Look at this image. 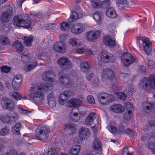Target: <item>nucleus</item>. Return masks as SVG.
<instances>
[{"label":"nucleus","mask_w":155,"mask_h":155,"mask_svg":"<svg viewBox=\"0 0 155 155\" xmlns=\"http://www.w3.org/2000/svg\"><path fill=\"white\" fill-rule=\"evenodd\" d=\"M50 53L48 52L42 53L38 54L37 57L38 59L44 61H48L50 58Z\"/></svg>","instance_id":"28"},{"label":"nucleus","mask_w":155,"mask_h":155,"mask_svg":"<svg viewBox=\"0 0 155 155\" xmlns=\"http://www.w3.org/2000/svg\"><path fill=\"white\" fill-rule=\"evenodd\" d=\"M139 87L143 89L155 88V74L150 75L148 79L146 77L143 78L139 84Z\"/></svg>","instance_id":"7"},{"label":"nucleus","mask_w":155,"mask_h":155,"mask_svg":"<svg viewBox=\"0 0 155 155\" xmlns=\"http://www.w3.org/2000/svg\"><path fill=\"white\" fill-rule=\"evenodd\" d=\"M116 4L119 8H124L127 5V0H117Z\"/></svg>","instance_id":"36"},{"label":"nucleus","mask_w":155,"mask_h":155,"mask_svg":"<svg viewBox=\"0 0 155 155\" xmlns=\"http://www.w3.org/2000/svg\"><path fill=\"white\" fill-rule=\"evenodd\" d=\"M9 128L7 126H5L3 128L1 129L0 131V135L2 136H4L8 134L9 131Z\"/></svg>","instance_id":"46"},{"label":"nucleus","mask_w":155,"mask_h":155,"mask_svg":"<svg viewBox=\"0 0 155 155\" xmlns=\"http://www.w3.org/2000/svg\"><path fill=\"white\" fill-rule=\"evenodd\" d=\"M87 101L91 104H94L95 103V100L92 96L88 95L87 97Z\"/></svg>","instance_id":"54"},{"label":"nucleus","mask_w":155,"mask_h":155,"mask_svg":"<svg viewBox=\"0 0 155 155\" xmlns=\"http://www.w3.org/2000/svg\"><path fill=\"white\" fill-rule=\"evenodd\" d=\"M21 125L20 122H17L12 127V132L15 134L19 135L20 134V130Z\"/></svg>","instance_id":"29"},{"label":"nucleus","mask_w":155,"mask_h":155,"mask_svg":"<svg viewBox=\"0 0 155 155\" xmlns=\"http://www.w3.org/2000/svg\"><path fill=\"white\" fill-rule=\"evenodd\" d=\"M78 136L81 140H87L90 136L89 130L84 127H82L79 129Z\"/></svg>","instance_id":"15"},{"label":"nucleus","mask_w":155,"mask_h":155,"mask_svg":"<svg viewBox=\"0 0 155 155\" xmlns=\"http://www.w3.org/2000/svg\"><path fill=\"white\" fill-rule=\"evenodd\" d=\"M121 62L125 67H127L130 64L135 62L134 58L128 53H124L121 58Z\"/></svg>","instance_id":"12"},{"label":"nucleus","mask_w":155,"mask_h":155,"mask_svg":"<svg viewBox=\"0 0 155 155\" xmlns=\"http://www.w3.org/2000/svg\"><path fill=\"white\" fill-rule=\"evenodd\" d=\"M100 58L101 61L103 62H107V51H103L100 53Z\"/></svg>","instance_id":"43"},{"label":"nucleus","mask_w":155,"mask_h":155,"mask_svg":"<svg viewBox=\"0 0 155 155\" xmlns=\"http://www.w3.org/2000/svg\"><path fill=\"white\" fill-rule=\"evenodd\" d=\"M114 99V97L112 95L107 94V101L109 102H111Z\"/></svg>","instance_id":"62"},{"label":"nucleus","mask_w":155,"mask_h":155,"mask_svg":"<svg viewBox=\"0 0 155 155\" xmlns=\"http://www.w3.org/2000/svg\"><path fill=\"white\" fill-rule=\"evenodd\" d=\"M105 93H100L97 95V98L101 105H104L106 104L107 101L104 95Z\"/></svg>","instance_id":"32"},{"label":"nucleus","mask_w":155,"mask_h":155,"mask_svg":"<svg viewBox=\"0 0 155 155\" xmlns=\"http://www.w3.org/2000/svg\"><path fill=\"white\" fill-rule=\"evenodd\" d=\"M34 38L30 35L28 37H24V43L26 46H31L33 41Z\"/></svg>","instance_id":"35"},{"label":"nucleus","mask_w":155,"mask_h":155,"mask_svg":"<svg viewBox=\"0 0 155 155\" xmlns=\"http://www.w3.org/2000/svg\"><path fill=\"white\" fill-rule=\"evenodd\" d=\"M63 97H61V95H60V96L59 97V104H61V105H63L64 104V103L65 102V101L67 99L65 98H63Z\"/></svg>","instance_id":"59"},{"label":"nucleus","mask_w":155,"mask_h":155,"mask_svg":"<svg viewBox=\"0 0 155 155\" xmlns=\"http://www.w3.org/2000/svg\"><path fill=\"white\" fill-rule=\"evenodd\" d=\"M57 62L59 65L65 66L64 70H62L63 71H66L72 67V63L68 58L65 57L60 58L58 59ZM58 77L60 82L64 85V86L66 87H75L74 85H73L72 81H71L68 78L65 77L63 71H61L59 73Z\"/></svg>","instance_id":"2"},{"label":"nucleus","mask_w":155,"mask_h":155,"mask_svg":"<svg viewBox=\"0 0 155 155\" xmlns=\"http://www.w3.org/2000/svg\"><path fill=\"white\" fill-rule=\"evenodd\" d=\"M119 98L121 100H124L127 97L125 94L123 92L120 93L118 94Z\"/></svg>","instance_id":"58"},{"label":"nucleus","mask_w":155,"mask_h":155,"mask_svg":"<svg viewBox=\"0 0 155 155\" xmlns=\"http://www.w3.org/2000/svg\"><path fill=\"white\" fill-rule=\"evenodd\" d=\"M10 96L12 98L16 101L21 100L22 99L26 100L27 97L24 95H21L19 93L14 91L11 92L10 94Z\"/></svg>","instance_id":"19"},{"label":"nucleus","mask_w":155,"mask_h":155,"mask_svg":"<svg viewBox=\"0 0 155 155\" xmlns=\"http://www.w3.org/2000/svg\"><path fill=\"white\" fill-rule=\"evenodd\" d=\"M12 80L14 81L15 82H20V83H21L22 82V78L21 75H15L14 78H13Z\"/></svg>","instance_id":"49"},{"label":"nucleus","mask_w":155,"mask_h":155,"mask_svg":"<svg viewBox=\"0 0 155 155\" xmlns=\"http://www.w3.org/2000/svg\"><path fill=\"white\" fill-rule=\"evenodd\" d=\"M1 71L3 73H7L9 72L11 70L10 67L6 65H3L1 67Z\"/></svg>","instance_id":"47"},{"label":"nucleus","mask_w":155,"mask_h":155,"mask_svg":"<svg viewBox=\"0 0 155 155\" xmlns=\"http://www.w3.org/2000/svg\"><path fill=\"white\" fill-rule=\"evenodd\" d=\"M85 28L83 23H75L71 27V31L74 35H78L83 32Z\"/></svg>","instance_id":"14"},{"label":"nucleus","mask_w":155,"mask_h":155,"mask_svg":"<svg viewBox=\"0 0 155 155\" xmlns=\"http://www.w3.org/2000/svg\"><path fill=\"white\" fill-rule=\"evenodd\" d=\"M74 94V92L71 90H69L65 91L64 92L61 93V97H63V98L68 99V97Z\"/></svg>","instance_id":"34"},{"label":"nucleus","mask_w":155,"mask_h":155,"mask_svg":"<svg viewBox=\"0 0 155 155\" xmlns=\"http://www.w3.org/2000/svg\"><path fill=\"white\" fill-rule=\"evenodd\" d=\"M63 129L64 131H66L70 134H72L76 133L77 128L75 124L71 123L64 124L63 127Z\"/></svg>","instance_id":"17"},{"label":"nucleus","mask_w":155,"mask_h":155,"mask_svg":"<svg viewBox=\"0 0 155 155\" xmlns=\"http://www.w3.org/2000/svg\"><path fill=\"white\" fill-rule=\"evenodd\" d=\"M38 64L36 61H33L28 64L27 67L25 68V71L28 72L32 70Z\"/></svg>","instance_id":"38"},{"label":"nucleus","mask_w":155,"mask_h":155,"mask_svg":"<svg viewBox=\"0 0 155 155\" xmlns=\"http://www.w3.org/2000/svg\"><path fill=\"white\" fill-rule=\"evenodd\" d=\"M101 31L100 30H93L87 32L86 38L91 42L96 41L99 37Z\"/></svg>","instance_id":"13"},{"label":"nucleus","mask_w":155,"mask_h":155,"mask_svg":"<svg viewBox=\"0 0 155 155\" xmlns=\"http://www.w3.org/2000/svg\"><path fill=\"white\" fill-rule=\"evenodd\" d=\"M128 148L127 147H126L124 148L122 152V155H132L128 151Z\"/></svg>","instance_id":"56"},{"label":"nucleus","mask_w":155,"mask_h":155,"mask_svg":"<svg viewBox=\"0 0 155 155\" xmlns=\"http://www.w3.org/2000/svg\"><path fill=\"white\" fill-rule=\"evenodd\" d=\"M12 8L9 6L5 11L1 15L0 20L2 23L8 22L11 19V17L12 15Z\"/></svg>","instance_id":"11"},{"label":"nucleus","mask_w":155,"mask_h":155,"mask_svg":"<svg viewBox=\"0 0 155 155\" xmlns=\"http://www.w3.org/2000/svg\"><path fill=\"white\" fill-rule=\"evenodd\" d=\"M137 40L140 39L143 41L142 46L144 51L149 55L151 54L152 51H154V48L152 47V44L148 38L141 37H137Z\"/></svg>","instance_id":"9"},{"label":"nucleus","mask_w":155,"mask_h":155,"mask_svg":"<svg viewBox=\"0 0 155 155\" xmlns=\"http://www.w3.org/2000/svg\"><path fill=\"white\" fill-rule=\"evenodd\" d=\"M53 74V72L51 71L45 72L42 75V78L44 81H46V83H38L32 85L30 89V96L33 101L38 103L41 102L44 98L42 91L48 90L49 86L52 84L53 80L50 77Z\"/></svg>","instance_id":"1"},{"label":"nucleus","mask_w":155,"mask_h":155,"mask_svg":"<svg viewBox=\"0 0 155 155\" xmlns=\"http://www.w3.org/2000/svg\"><path fill=\"white\" fill-rule=\"evenodd\" d=\"M116 45L115 39L110 35H107V46L113 48L115 47Z\"/></svg>","instance_id":"27"},{"label":"nucleus","mask_w":155,"mask_h":155,"mask_svg":"<svg viewBox=\"0 0 155 155\" xmlns=\"http://www.w3.org/2000/svg\"><path fill=\"white\" fill-rule=\"evenodd\" d=\"M60 41L54 44L53 47L56 51L61 53H64L65 52L66 44L64 42L66 39V35L62 34L60 35Z\"/></svg>","instance_id":"8"},{"label":"nucleus","mask_w":155,"mask_h":155,"mask_svg":"<svg viewBox=\"0 0 155 155\" xmlns=\"http://www.w3.org/2000/svg\"><path fill=\"white\" fill-rule=\"evenodd\" d=\"M115 58L114 57L112 54H110L109 55H107V62H113L114 61Z\"/></svg>","instance_id":"57"},{"label":"nucleus","mask_w":155,"mask_h":155,"mask_svg":"<svg viewBox=\"0 0 155 155\" xmlns=\"http://www.w3.org/2000/svg\"><path fill=\"white\" fill-rule=\"evenodd\" d=\"M82 101L79 99L72 98L68 101L67 106L70 108H77L82 105Z\"/></svg>","instance_id":"16"},{"label":"nucleus","mask_w":155,"mask_h":155,"mask_svg":"<svg viewBox=\"0 0 155 155\" xmlns=\"http://www.w3.org/2000/svg\"><path fill=\"white\" fill-rule=\"evenodd\" d=\"M93 148L96 151H101L102 150L101 144L100 140L96 137L93 143Z\"/></svg>","instance_id":"23"},{"label":"nucleus","mask_w":155,"mask_h":155,"mask_svg":"<svg viewBox=\"0 0 155 155\" xmlns=\"http://www.w3.org/2000/svg\"><path fill=\"white\" fill-rule=\"evenodd\" d=\"M110 109L113 112L116 113H121L124 110V107L120 104L112 105L110 107Z\"/></svg>","instance_id":"18"},{"label":"nucleus","mask_w":155,"mask_h":155,"mask_svg":"<svg viewBox=\"0 0 155 155\" xmlns=\"http://www.w3.org/2000/svg\"><path fill=\"white\" fill-rule=\"evenodd\" d=\"M148 147L152 152L155 154V140L153 137H150L148 141Z\"/></svg>","instance_id":"30"},{"label":"nucleus","mask_w":155,"mask_h":155,"mask_svg":"<svg viewBox=\"0 0 155 155\" xmlns=\"http://www.w3.org/2000/svg\"><path fill=\"white\" fill-rule=\"evenodd\" d=\"M11 117L12 122H15L18 119V116L16 113H15L12 114V116Z\"/></svg>","instance_id":"61"},{"label":"nucleus","mask_w":155,"mask_h":155,"mask_svg":"<svg viewBox=\"0 0 155 155\" xmlns=\"http://www.w3.org/2000/svg\"><path fill=\"white\" fill-rule=\"evenodd\" d=\"M71 14L70 17L67 21H64L60 24V29L63 31L68 30L72 22L78 20L81 16L75 11L71 10Z\"/></svg>","instance_id":"6"},{"label":"nucleus","mask_w":155,"mask_h":155,"mask_svg":"<svg viewBox=\"0 0 155 155\" xmlns=\"http://www.w3.org/2000/svg\"><path fill=\"white\" fill-rule=\"evenodd\" d=\"M101 0H91V2L93 7L95 8H99Z\"/></svg>","instance_id":"45"},{"label":"nucleus","mask_w":155,"mask_h":155,"mask_svg":"<svg viewBox=\"0 0 155 155\" xmlns=\"http://www.w3.org/2000/svg\"><path fill=\"white\" fill-rule=\"evenodd\" d=\"M1 106L3 109L9 111H13L15 107V104L12 99L6 97H3L2 100Z\"/></svg>","instance_id":"10"},{"label":"nucleus","mask_w":155,"mask_h":155,"mask_svg":"<svg viewBox=\"0 0 155 155\" xmlns=\"http://www.w3.org/2000/svg\"><path fill=\"white\" fill-rule=\"evenodd\" d=\"M99 6V8L105 10V13L107 15V0L101 1V2L100 3Z\"/></svg>","instance_id":"44"},{"label":"nucleus","mask_w":155,"mask_h":155,"mask_svg":"<svg viewBox=\"0 0 155 155\" xmlns=\"http://www.w3.org/2000/svg\"><path fill=\"white\" fill-rule=\"evenodd\" d=\"M101 78L103 81H106L107 79L106 69L103 70V71L101 74Z\"/></svg>","instance_id":"52"},{"label":"nucleus","mask_w":155,"mask_h":155,"mask_svg":"<svg viewBox=\"0 0 155 155\" xmlns=\"http://www.w3.org/2000/svg\"><path fill=\"white\" fill-rule=\"evenodd\" d=\"M80 146L77 145L71 147L69 150L70 155H78L80 150Z\"/></svg>","instance_id":"26"},{"label":"nucleus","mask_w":155,"mask_h":155,"mask_svg":"<svg viewBox=\"0 0 155 155\" xmlns=\"http://www.w3.org/2000/svg\"><path fill=\"white\" fill-rule=\"evenodd\" d=\"M93 18L98 24H100L102 20L101 13L97 12L93 14Z\"/></svg>","instance_id":"33"},{"label":"nucleus","mask_w":155,"mask_h":155,"mask_svg":"<svg viewBox=\"0 0 155 155\" xmlns=\"http://www.w3.org/2000/svg\"><path fill=\"white\" fill-rule=\"evenodd\" d=\"M85 51V49L82 48H79L77 49V52L79 54H82Z\"/></svg>","instance_id":"64"},{"label":"nucleus","mask_w":155,"mask_h":155,"mask_svg":"<svg viewBox=\"0 0 155 155\" xmlns=\"http://www.w3.org/2000/svg\"><path fill=\"white\" fill-rule=\"evenodd\" d=\"M81 70L85 73H86L89 71L91 68V66L87 62L82 61L80 64Z\"/></svg>","instance_id":"21"},{"label":"nucleus","mask_w":155,"mask_h":155,"mask_svg":"<svg viewBox=\"0 0 155 155\" xmlns=\"http://www.w3.org/2000/svg\"><path fill=\"white\" fill-rule=\"evenodd\" d=\"M125 107L127 110L128 111H132L133 110V107L132 104L130 102L127 103L125 105Z\"/></svg>","instance_id":"53"},{"label":"nucleus","mask_w":155,"mask_h":155,"mask_svg":"<svg viewBox=\"0 0 155 155\" xmlns=\"http://www.w3.org/2000/svg\"><path fill=\"white\" fill-rule=\"evenodd\" d=\"M115 76V74L112 70L110 68L107 69V78L109 80H113Z\"/></svg>","instance_id":"42"},{"label":"nucleus","mask_w":155,"mask_h":155,"mask_svg":"<svg viewBox=\"0 0 155 155\" xmlns=\"http://www.w3.org/2000/svg\"><path fill=\"white\" fill-rule=\"evenodd\" d=\"M143 110L146 112H150L155 109V103L146 101L143 104Z\"/></svg>","instance_id":"20"},{"label":"nucleus","mask_w":155,"mask_h":155,"mask_svg":"<svg viewBox=\"0 0 155 155\" xmlns=\"http://www.w3.org/2000/svg\"><path fill=\"white\" fill-rule=\"evenodd\" d=\"M114 124L115 122L114 121H111L107 126L108 130L111 133L116 132L117 128L115 126H114Z\"/></svg>","instance_id":"40"},{"label":"nucleus","mask_w":155,"mask_h":155,"mask_svg":"<svg viewBox=\"0 0 155 155\" xmlns=\"http://www.w3.org/2000/svg\"><path fill=\"white\" fill-rule=\"evenodd\" d=\"M18 53H21L24 50V46L22 43L18 40L15 41L12 44Z\"/></svg>","instance_id":"22"},{"label":"nucleus","mask_w":155,"mask_h":155,"mask_svg":"<svg viewBox=\"0 0 155 155\" xmlns=\"http://www.w3.org/2000/svg\"><path fill=\"white\" fill-rule=\"evenodd\" d=\"M0 42L2 45H6L9 44V41L7 36L3 35L0 37Z\"/></svg>","instance_id":"37"},{"label":"nucleus","mask_w":155,"mask_h":155,"mask_svg":"<svg viewBox=\"0 0 155 155\" xmlns=\"http://www.w3.org/2000/svg\"><path fill=\"white\" fill-rule=\"evenodd\" d=\"M10 152L11 154V155H25V154L23 153H21L18 155L17 151L13 148H10Z\"/></svg>","instance_id":"51"},{"label":"nucleus","mask_w":155,"mask_h":155,"mask_svg":"<svg viewBox=\"0 0 155 155\" xmlns=\"http://www.w3.org/2000/svg\"><path fill=\"white\" fill-rule=\"evenodd\" d=\"M18 110L19 113L21 114H26L29 112L28 110H26L23 109L19 107H18Z\"/></svg>","instance_id":"60"},{"label":"nucleus","mask_w":155,"mask_h":155,"mask_svg":"<svg viewBox=\"0 0 155 155\" xmlns=\"http://www.w3.org/2000/svg\"><path fill=\"white\" fill-rule=\"evenodd\" d=\"M132 111H128L127 113H126L124 115V118L126 120H129L131 118L132 115Z\"/></svg>","instance_id":"50"},{"label":"nucleus","mask_w":155,"mask_h":155,"mask_svg":"<svg viewBox=\"0 0 155 155\" xmlns=\"http://www.w3.org/2000/svg\"><path fill=\"white\" fill-rule=\"evenodd\" d=\"M13 23L14 25L19 27H24L28 29L31 26V19L28 16H27L25 19H24L21 16L18 15L14 17Z\"/></svg>","instance_id":"5"},{"label":"nucleus","mask_w":155,"mask_h":155,"mask_svg":"<svg viewBox=\"0 0 155 155\" xmlns=\"http://www.w3.org/2000/svg\"><path fill=\"white\" fill-rule=\"evenodd\" d=\"M124 128L123 125L122 124H120L117 129L116 132L120 134L124 132Z\"/></svg>","instance_id":"55"},{"label":"nucleus","mask_w":155,"mask_h":155,"mask_svg":"<svg viewBox=\"0 0 155 155\" xmlns=\"http://www.w3.org/2000/svg\"><path fill=\"white\" fill-rule=\"evenodd\" d=\"M50 131L46 126H39L35 129V136L32 137L31 138L44 141L48 138Z\"/></svg>","instance_id":"3"},{"label":"nucleus","mask_w":155,"mask_h":155,"mask_svg":"<svg viewBox=\"0 0 155 155\" xmlns=\"http://www.w3.org/2000/svg\"><path fill=\"white\" fill-rule=\"evenodd\" d=\"M0 120L2 122L5 123L9 124L12 122L11 117L7 114L1 115Z\"/></svg>","instance_id":"31"},{"label":"nucleus","mask_w":155,"mask_h":155,"mask_svg":"<svg viewBox=\"0 0 155 155\" xmlns=\"http://www.w3.org/2000/svg\"><path fill=\"white\" fill-rule=\"evenodd\" d=\"M21 83L20 82L15 81L12 80V85L13 88L15 90H17L18 89L19 87H20Z\"/></svg>","instance_id":"48"},{"label":"nucleus","mask_w":155,"mask_h":155,"mask_svg":"<svg viewBox=\"0 0 155 155\" xmlns=\"http://www.w3.org/2000/svg\"><path fill=\"white\" fill-rule=\"evenodd\" d=\"M125 132L126 133L130 135L132 138L134 137V132L132 130L128 129L126 130Z\"/></svg>","instance_id":"63"},{"label":"nucleus","mask_w":155,"mask_h":155,"mask_svg":"<svg viewBox=\"0 0 155 155\" xmlns=\"http://www.w3.org/2000/svg\"><path fill=\"white\" fill-rule=\"evenodd\" d=\"M84 123L87 126H91V130L94 135L98 132L99 121L95 113L91 112L87 117Z\"/></svg>","instance_id":"4"},{"label":"nucleus","mask_w":155,"mask_h":155,"mask_svg":"<svg viewBox=\"0 0 155 155\" xmlns=\"http://www.w3.org/2000/svg\"><path fill=\"white\" fill-rule=\"evenodd\" d=\"M69 116L72 121L76 122L80 119V117L78 116V113H72L71 112L69 114Z\"/></svg>","instance_id":"39"},{"label":"nucleus","mask_w":155,"mask_h":155,"mask_svg":"<svg viewBox=\"0 0 155 155\" xmlns=\"http://www.w3.org/2000/svg\"><path fill=\"white\" fill-rule=\"evenodd\" d=\"M117 14L113 7H107V17L114 19L117 17Z\"/></svg>","instance_id":"24"},{"label":"nucleus","mask_w":155,"mask_h":155,"mask_svg":"<svg viewBox=\"0 0 155 155\" xmlns=\"http://www.w3.org/2000/svg\"><path fill=\"white\" fill-rule=\"evenodd\" d=\"M79 40L75 38H71L69 40L70 44L73 46H78L80 45Z\"/></svg>","instance_id":"41"},{"label":"nucleus","mask_w":155,"mask_h":155,"mask_svg":"<svg viewBox=\"0 0 155 155\" xmlns=\"http://www.w3.org/2000/svg\"><path fill=\"white\" fill-rule=\"evenodd\" d=\"M48 103L51 108L54 107L56 105L55 98L53 95L52 94L48 95L47 97Z\"/></svg>","instance_id":"25"}]
</instances>
